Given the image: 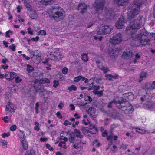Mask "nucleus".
Returning a JSON list of instances; mask_svg holds the SVG:
<instances>
[{
  "label": "nucleus",
  "instance_id": "f257e3e1",
  "mask_svg": "<svg viewBox=\"0 0 155 155\" xmlns=\"http://www.w3.org/2000/svg\"><path fill=\"white\" fill-rule=\"evenodd\" d=\"M106 0H96L95 1L94 8L96 12L103 15L106 19H109L112 14L110 8H107L104 6Z\"/></svg>",
  "mask_w": 155,
  "mask_h": 155
},
{
  "label": "nucleus",
  "instance_id": "f03ea898",
  "mask_svg": "<svg viewBox=\"0 0 155 155\" xmlns=\"http://www.w3.org/2000/svg\"><path fill=\"white\" fill-rule=\"evenodd\" d=\"M114 101L116 103L117 107L122 111H124L126 114L129 115L132 113L134 109L131 104H128V105L126 106L122 105L123 103L128 101L127 99H124L123 97H120L118 100H116Z\"/></svg>",
  "mask_w": 155,
  "mask_h": 155
},
{
  "label": "nucleus",
  "instance_id": "7ed1b4c3",
  "mask_svg": "<svg viewBox=\"0 0 155 155\" xmlns=\"http://www.w3.org/2000/svg\"><path fill=\"white\" fill-rule=\"evenodd\" d=\"M50 10L51 15L56 21L63 20L65 16L64 10L60 7L52 6Z\"/></svg>",
  "mask_w": 155,
  "mask_h": 155
},
{
  "label": "nucleus",
  "instance_id": "20e7f679",
  "mask_svg": "<svg viewBox=\"0 0 155 155\" xmlns=\"http://www.w3.org/2000/svg\"><path fill=\"white\" fill-rule=\"evenodd\" d=\"M142 4V2L136 0L134 2L133 7H137V8H134L131 10H129L127 13L128 18L131 20L134 18L139 13V9Z\"/></svg>",
  "mask_w": 155,
  "mask_h": 155
},
{
  "label": "nucleus",
  "instance_id": "39448f33",
  "mask_svg": "<svg viewBox=\"0 0 155 155\" xmlns=\"http://www.w3.org/2000/svg\"><path fill=\"white\" fill-rule=\"evenodd\" d=\"M142 17L140 16L135 20H133L130 22L129 27H127V30H129L130 29L134 30L139 29L142 26Z\"/></svg>",
  "mask_w": 155,
  "mask_h": 155
},
{
  "label": "nucleus",
  "instance_id": "423d86ee",
  "mask_svg": "<svg viewBox=\"0 0 155 155\" xmlns=\"http://www.w3.org/2000/svg\"><path fill=\"white\" fill-rule=\"evenodd\" d=\"M69 137L68 140L70 142L73 144V147L74 149H78L81 146V141L77 139L75 134L71 132L68 134Z\"/></svg>",
  "mask_w": 155,
  "mask_h": 155
},
{
  "label": "nucleus",
  "instance_id": "0eeeda50",
  "mask_svg": "<svg viewBox=\"0 0 155 155\" xmlns=\"http://www.w3.org/2000/svg\"><path fill=\"white\" fill-rule=\"evenodd\" d=\"M147 35L145 29L143 28V29H141V32L140 34L141 37L139 40L140 45H145L150 44V40L147 37Z\"/></svg>",
  "mask_w": 155,
  "mask_h": 155
},
{
  "label": "nucleus",
  "instance_id": "6e6552de",
  "mask_svg": "<svg viewBox=\"0 0 155 155\" xmlns=\"http://www.w3.org/2000/svg\"><path fill=\"white\" fill-rule=\"evenodd\" d=\"M122 41V35L120 33L117 34L113 36L110 40V41L113 44H116L120 43Z\"/></svg>",
  "mask_w": 155,
  "mask_h": 155
},
{
  "label": "nucleus",
  "instance_id": "1a4fd4ad",
  "mask_svg": "<svg viewBox=\"0 0 155 155\" xmlns=\"http://www.w3.org/2000/svg\"><path fill=\"white\" fill-rule=\"evenodd\" d=\"M111 31V28L108 26H103L101 29L97 32V34L99 35L107 34H109Z\"/></svg>",
  "mask_w": 155,
  "mask_h": 155
},
{
  "label": "nucleus",
  "instance_id": "9d476101",
  "mask_svg": "<svg viewBox=\"0 0 155 155\" xmlns=\"http://www.w3.org/2000/svg\"><path fill=\"white\" fill-rule=\"evenodd\" d=\"M50 59L55 61L61 60L63 57L62 56L61 54L58 51L57 52L52 53V54H50Z\"/></svg>",
  "mask_w": 155,
  "mask_h": 155
},
{
  "label": "nucleus",
  "instance_id": "9b49d317",
  "mask_svg": "<svg viewBox=\"0 0 155 155\" xmlns=\"http://www.w3.org/2000/svg\"><path fill=\"white\" fill-rule=\"evenodd\" d=\"M19 135L21 136H19V137L21 139L22 147L25 150L27 149L28 147V143L25 140L26 137L25 136L24 132L21 131L20 133V134H19Z\"/></svg>",
  "mask_w": 155,
  "mask_h": 155
},
{
  "label": "nucleus",
  "instance_id": "f8f14e48",
  "mask_svg": "<svg viewBox=\"0 0 155 155\" xmlns=\"http://www.w3.org/2000/svg\"><path fill=\"white\" fill-rule=\"evenodd\" d=\"M125 23L124 17L123 16L120 17L116 23V27L118 29L123 28L124 27Z\"/></svg>",
  "mask_w": 155,
  "mask_h": 155
},
{
  "label": "nucleus",
  "instance_id": "ddd939ff",
  "mask_svg": "<svg viewBox=\"0 0 155 155\" xmlns=\"http://www.w3.org/2000/svg\"><path fill=\"white\" fill-rule=\"evenodd\" d=\"M87 8V5L84 3H80L78 5L77 9L80 10V13L83 14L86 11Z\"/></svg>",
  "mask_w": 155,
  "mask_h": 155
},
{
  "label": "nucleus",
  "instance_id": "4468645a",
  "mask_svg": "<svg viewBox=\"0 0 155 155\" xmlns=\"http://www.w3.org/2000/svg\"><path fill=\"white\" fill-rule=\"evenodd\" d=\"M16 76V73L15 72H7L4 75V78L8 80H12Z\"/></svg>",
  "mask_w": 155,
  "mask_h": 155
},
{
  "label": "nucleus",
  "instance_id": "2eb2a0df",
  "mask_svg": "<svg viewBox=\"0 0 155 155\" xmlns=\"http://www.w3.org/2000/svg\"><path fill=\"white\" fill-rule=\"evenodd\" d=\"M95 109L92 107H90L87 110V112L89 114L90 117L91 118L94 119L96 117V115L95 114Z\"/></svg>",
  "mask_w": 155,
  "mask_h": 155
},
{
  "label": "nucleus",
  "instance_id": "dca6fc26",
  "mask_svg": "<svg viewBox=\"0 0 155 155\" xmlns=\"http://www.w3.org/2000/svg\"><path fill=\"white\" fill-rule=\"evenodd\" d=\"M31 58L33 61H35V59L36 58V59L38 58L40 59L41 58V57L39 56V54L38 53L37 51H31L30 52Z\"/></svg>",
  "mask_w": 155,
  "mask_h": 155
},
{
  "label": "nucleus",
  "instance_id": "f3484780",
  "mask_svg": "<svg viewBox=\"0 0 155 155\" xmlns=\"http://www.w3.org/2000/svg\"><path fill=\"white\" fill-rule=\"evenodd\" d=\"M10 109L9 111L11 113L15 112V109H14V104L12 103L8 102L6 107V110L7 111H8Z\"/></svg>",
  "mask_w": 155,
  "mask_h": 155
},
{
  "label": "nucleus",
  "instance_id": "a211bd4d",
  "mask_svg": "<svg viewBox=\"0 0 155 155\" xmlns=\"http://www.w3.org/2000/svg\"><path fill=\"white\" fill-rule=\"evenodd\" d=\"M141 32V30H140L137 33H132L131 35V37L132 39L135 41L137 40H139L141 37L140 34Z\"/></svg>",
  "mask_w": 155,
  "mask_h": 155
},
{
  "label": "nucleus",
  "instance_id": "6ab92c4d",
  "mask_svg": "<svg viewBox=\"0 0 155 155\" xmlns=\"http://www.w3.org/2000/svg\"><path fill=\"white\" fill-rule=\"evenodd\" d=\"M114 2L119 6H124L129 2V0H114Z\"/></svg>",
  "mask_w": 155,
  "mask_h": 155
},
{
  "label": "nucleus",
  "instance_id": "aec40b11",
  "mask_svg": "<svg viewBox=\"0 0 155 155\" xmlns=\"http://www.w3.org/2000/svg\"><path fill=\"white\" fill-rule=\"evenodd\" d=\"M123 57L126 59L129 58L133 56V53L130 51H124L123 53Z\"/></svg>",
  "mask_w": 155,
  "mask_h": 155
},
{
  "label": "nucleus",
  "instance_id": "412c9836",
  "mask_svg": "<svg viewBox=\"0 0 155 155\" xmlns=\"http://www.w3.org/2000/svg\"><path fill=\"white\" fill-rule=\"evenodd\" d=\"M56 0H41L40 3L43 5H50L53 3Z\"/></svg>",
  "mask_w": 155,
  "mask_h": 155
},
{
  "label": "nucleus",
  "instance_id": "4be33fe9",
  "mask_svg": "<svg viewBox=\"0 0 155 155\" xmlns=\"http://www.w3.org/2000/svg\"><path fill=\"white\" fill-rule=\"evenodd\" d=\"M118 53V51L114 50L113 49L110 50L108 51L109 55L112 58H114Z\"/></svg>",
  "mask_w": 155,
  "mask_h": 155
},
{
  "label": "nucleus",
  "instance_id": "5701e85b",
  "mask_svg": "<svg viewBox=\"0 0 155 155\" xmlns=\"http://www.w3.org/2000/svg\"><path fill=\"white\" fill-rule=\"evenodd\" d=\"M37 82L40 84H43L45 83H49L50 81L48 78H44L37 80Z\"/></svg>",
  "mask_w": 155,
  "mask_h": 155
},
{
  "label": "nucleus",
  "instance_id": "b1692460",
  "mask_svg": "<svg viewBox=\"0 0 155 155\" xmlns=\"http://www.w3.org/2000/svg\"><path fill=\"white\" fill-rule=\"evenodd\" d=\"M144 87L147 90H153L155 88V86L151 83H146L144 84Z\"/></svg>",
  "mask_w": 155,
  "mask_h": 155
},
{
  "label": "nucleus",
  "instance_id": "393cba45",
  "mask_svg": "<svg viewBox=\"0 0 155 155\" xmlns=\"http://www.w3.org/2000/svg\"><path fill=\"white\" fill-rule=\"evenodd\" d=\"M35 89L37 92H38L40 93L39 95L40 96L43 97L44 96L43 92L44 90L43 89V87L40 86V88H35Z\"/></svg>",
  "mask_w": 155,
  "mask_h": 155
},
{
  "label": "nucleus",
  "instance_id": "a878e982",
  "mask_svg": "<svg viewBox=\"0 0 155 155\" xmlns=\"http://www.w3.org/2000/svg\"><path fill=\"white\" fill-rule=\"evenodd\" d=\"M81 59L84 62H86L88 61V59L87 58V54L85 53H83L81 55Z\"/></svg>",
  "mask_w": 155,
  "mask_h": 155
},
{
  "label": "nucleus",
  "instance_id": "bb28decb",
  "mask_svg": "<svg viewBox=\"0 0 155 155\" xmlns=\"http://www.w3.org/2000/svg\"><path fill=\"white\" fill-rule=\"evenodd\" d=\"M110 115L114 119H116L119 117V113L116 111H114L111 113Z\"/></svg>",
  "mask_w": 155,
  "mask_h": 155
},
{
  "label": "nucleus",
  "instance_id": "cd10ccee",
  "mask_svg": "<svg viewBox=\"0 0 155 155\" xmlns=\"http://www.w3.org/2000/svg\"><path fill=\"white\" fill-rule=\"evenodd\" d=\"M136 131L140 134H143L145 132V129L142 127H138L136 128Z\"/></svg>",
  "mask_w": 155,
  "mask_h": 155
},
{
  "label": "nucleus",
  "instance_id": "c85d7f7f",
  "mask_svg": "<svg viewBox=\"0 0 155 155\" xmlns=\"http://www.w3.org/2000/svg\"><path fill=\"white\" fill-rule=\"evenodd\" d=\"M74 132L76 133V136L77 137L82 138L83 137V136L81 134V132L78 130L75 129L74 130Z\"/></svg>",
  "mask_w": 155,
  "mask_h": 155
},
{
  "label": "nucleus",
  "instance_id": "c756f323",
  "mask_svg": "<svg viewBox=\"0 0 155 155\" xmlns=\"http://www.w3.org/2000/svg\"><path fill=\"white\" fill-rule=\"evenodd\" d=\"M147 73L144 72H142L140 76V79L139 80V82H141L143 80V78H145Z\"/></svg>",
  "mask_w": 155,
  "mask_h": 155
},
{
  "label": "nucleus",
  "instance_id": "7c9ffc66",
  "mask_svg": "<svg viewBox=\"0 0 155 155\" xmlns=\"http://www.w3.org/2000/svg\"><path fill=\"white\" fill-rule=\"evenodd\" d=\"M103 91L104 90L100 91H93V92L94 94L97 95L98 97H100L103 96Z\"/></svg>",
  "mask_w": 155,
  "mask_h": 155
},
{
  "label": "nucleus",
  "instance_id": "2f4dec72",
  "mask_svg": "<svg viewBox=\"0 0 155 155\" xmlns=\"http://www.w3.org/2000/svg\"><path fill=\"white\" fill-rule=\"evenodd\" d=\"M25 7L27 9V10L28 11H32V9L31 6L28 2V1L24 3Z\"/></svg>",
  "mask_w": 155,
  "mask_h": 155
},
{
  "label": "nucleus",
  "instance_id": "473e14b6",
  "mask_svg": "<svg viewBox=\"0 0 155 155\" xmlns=\"http://www.w3.org/2000/svg\"><path fill=\"white\" fill-rule=\"evenodd\" d=\"M98 68L102 70L104 73H106L109 71V69L107 67L104 66H99Z\"/></svg>",
  "mask_w": 155,
  "mask_h": 155
},
{
  "label": "nucleus",
  "instance_id": "72a5a7b5",
  "mask_svg": "<svg viewBox=\"0 0 155 155\" xmlns=\"http://www.w3.org/2000/svg\"><path fill=\"white\" fill-rule=\"evenodd\" d=\"M68 89L71 91H75L77 90V87L74 85H72L68 87Z\"/></svg>",
  "mask_w": 155,
  "mask_h": 155
},
{
  "label": "nucleus",
  "instance_id": "f704fd0d",
  "mask_svg": "<svg viewBox=\"0 0 155 155\" xmlns=\"http://www.w3.org/2000/svg\"><path fill=\"white\" fill-rule=\"evenodd\" d=\"M26 66L28 68L26 70L28 73H30L34 71V68L31 65L27 64Z\"/></svg>",
  "mask_w": 155,
  "mask_h": 155
},
{
  "label": "nucleus",
  "instance_id": "c9c22d12",
  "mask_svg": "<svg viewBox=\"0 0 155 155\" xmlns=\"http://www.w3.org/2000/svg\"><path fill=\"white\" fill-rule=\"evenodd\" d=\"M83 77L81 76H78L74 78V81L76 82H78L81 80H82Z\"/></svg>",
  "mask_w": 155,
  "mask_h": 155
},
{
  "label": "nucleus",
  "instance_id": "e433bc0d",
  "mask_svg": "<svg viewBox=\"0 0 155 155\" xmlns=\"http://www.w3.org/2000/svg\"><path fill=\"white\" fill-rule=\"evenodd\" d=\"M81 130L84 134H86L88 133H91L86 128L82 127L81 128Z\"/></svg>",
  "mask_w": 155,
  "mask_h": 155
},
{
  "label": "nucleus",
  "instance_id": "4c0bfd02",
  "mask_svg": "<svg viewBox=\"0 0 155 155\" xmlns=\"http://www.w3.org/2000/svg\"><path fill=\"white\" fill-rule=\"evenodd\" d=\"M53 83V87L54 88H56L59 85V82L58 81L54 80Z\"/></svg>",
  "mask_w": 155,
  "mask_h": 155
},
{
  "label": "nucleus",
  "instance_id": "58836bf2",
  "mask_svg": "<svg viewBox=\"0 0 155 155\" xmlns=\"http://www.w3.org/2000/svg\"><path fill=\"white\" fill-rule=\"evenodd\" d=\"M89 127L90 129H94L96 132H97L98 131L97 128L95 127L94 125V124H90Z\"/></svg>",
  "mask_w": 155,
  "mask_h": 155
},
{
  "label": "nucleus",
  "instance_id": "ea45409f",
  "mask_svg": "<svg viewBox=\"0 0 155 155\" xmlns=\"http://www.w3.org/2000/svg\"><path fill=\"white\" fill-rule=\"evenodd\" d=\"M119 98H115L113 101H112L110 102L109 104H108V106H107L108 107V108H111V107H112V104L113 103H115L116 104V105H117L116 103H115V101H114L115 100H118L119 99Z\"/></svg>",
  "mask_w": 155,
  "mask_h": 155
},
{
  "label": "nucleus",
  "instance_id": "a19ab883",
  "mask_svg": "<svg viewBox=\"0 0 155 155\" xmlns=\"http://www.w3.org/2000/svg\"><path fill=\"white\" fill-rule=\"evenodd\" d=\"M9 48L12 49L13 51H15V50L16 47L15 45L13 44H12L11 45L9 46Z\"/></svg>",
  "mask_w": 155,
  "mask_h": 155
},
{
  "label": "nucleus",
  "instance_id": "79ce46f5",
  "mask_svg": "<svg viewBox=\"0 0 155 155\" xmlns=\"http://www.w3.org/2000/svg\"><path fill=\"white\" fill-rule=\"evenodd\" d=\"M17 128V126L16 125H13L10 128V130L14 131L16 130Z\"/></svg>",
  "mask_w": 155,
  "mask_h": 155
},
{
  "label": "nucleus",
  "instance_id": "37998d69",
  "mask_svg": "<svg viewBox=\"0 0 155 155\" xmlns=\"http://www.w3.org/2000/svg\"><path fill=\"white\" fill-rule=\"evenodd\" d=\"M39 35H45L46 34V31L44 30H41L38 32Z\"/></svg>",
  "mask_w": 155,
  "mask_h": 155
},
{
  "label": "nucleus",
  "instance_id": "c03bdc74",
  "mask_svg": "<svg viewBox=\"0 0 155 155\" xmlns=\"http://www.w3.org/2000/svg\"><path fill=\"white\" fill-rule=\"evenodd\" d=\"M10 135V133L8 132L7 133H4L2 134V137L3 138H5L6 137L9 136Z\"/></svg>",
  "mask_w": 155,
  "mask_h": 155
},
{
  "label": "nucleus",
  "instance_id": "a18cd8bd",
  "mask_svg": "<svg viewBox=\"0 0 155 155\" xmlns=\"http://www.w3.org/2000/svg\"><path fill=\"white\" fill-rule=\"evenodd\" d=\"M68 71V68L65 67H64L62 71V73L64 74H67Z\"/></svg>",
  "mask_w": 155,
  "mask_h": 155
},
{
  "label": "nucleus",
  "instance_id": "49530a36",
  "mask_svg": "<svg viewBox=\"0 0 155 155\" xmlns=\"http://www.w3.org/2000/svg\"><path fill=\"white\" fill-rule=\"evenodd\" d=\"M0 142L2 143V146L4 147H4V146L6 145L7 144V140H1Z\"/></svg>",
  "mask_w": 155,
  "mask_h": 155
},
{
  "label": "nucleus",
  "instance_id": "de8ad7c7",
  "mask_svg": "<svg viewBox=\"0 0 155 155\" xmlns=\"http://www.w3.org/2000/svg\"><path fill=\"white\" fill-rule=\"evenodd\" d=\"M48 58H45V61H42V63L45 64H46L47 65L49 66V67H51V66L50 64H49L48 63Z\"/></svg>",
  "mask_w": 155,
  "mask_h": 155
},
{
  "label": "nucleus",
  "instance_id": "09e8293b",
  "mask_svg": "<svg viewBox=\"0 0 155 155\" xmlns=\"http://www.w3.org/2000/svg\"><path fill=\"white\" fill-rule=\"evenodd\" d=\"M107 79L109 80H112L111 75L110 74H107L105 75Z\"/></svg>",
  "mask_w": 155,
  "mask_h": 155
},
{
  "label": "nucleus",
  "instance_id": "8fccbe9b",
  "mask_svg": "<svg viewBox=\"0 0 155 155\" xmlns=\"http://www.w3.org/2000/svg\"><path fill=\"white\" fill-rule=\"evenodd\" d=\"M143 97L145 101H147L148 100L149 98V96L147 94H146V95L143 96Z\"/></svg>",
  "mask_w": 155,
  "mask_h": 155
},
{
  "label": "nucleus",
  "instance_id": "3c124183",
  "mask_svg": "<svg viewBox=\"0 0 155 155\" xmlns=\"http://www.w3.org/2000/svg\"><path fill=\"white\" fill-rule=\"evenodd\" d=\"M85 98V101H89V102L88 103L91 102L92 101V99L91 97L89 96H87Z\"/></svg>",
  "mask_w": 155,
  "mask_h": 155
},
{
  "label": "nucleus",
  "instance_id": "603ef678",
  "mask_svg": "<svg viewBox=\"0 0 155 155\" xmlns=\"http://www.w3.org/2000/svg\"><path fill=\"white\" fill-rule=\"evenodd\" d=\"M27 31L28 33L31 35H33V31L31 30V28L30 27L28 28L27 29Z\"/></svg>",
  "mask_w": 155,
  "mask_h": 155
},
{
  "label": "nucleus",
  "instance_id": "864d4df0",
  "mask_svg": "<svg viewBox=\"0 0 155 155\" xmlns=\"http://www.w3.org/2000/svg\"><path fill=\"white\" fill-rule=\"evenodd\" d=\"M34 153H31V151L30 150L27 151L25 153V155H34Z\"/></svg>",
  "mask_w": 155,
  "mask_h": 155
},
{
  "label": "nucleus",
  "instance_id": "5fc2aeb1",
  "mask_svg": "<svg viewBox=\"0 0 155 155\" xmlns=\"http://www.w3.org/2000/svg\"><path fill=\"white\" fill-rule=\"evenodd\" d=\"M15 81L17 83L21 82L22 80L19 77H17L15 78Z\"/></svg>",
  "mask_w": 155,
  "mask_h": 155
},
{
  "label": "nucleus",
  "instance_id": "6e6d98bb",
  "mask_svg": "<svg viewBox=\"0 0 155 155\" xmlns=\"http://www.w3.org/2000/svg\"><path fill=\"white\" fill-rule=\"evenodd\" d=\"M56 115L59 118L61 119L62 118V117L61 115V113L59 112H58L57 113Z\"/></svg>",
  "mask_w": 155,
  "mask_h": 155
},
{
  "label": "nucleus",
  "instance_id": "4d7b16f0",
  "mask_svg": "<svg viewBox=\"0 0 155 155\" xmlns=\"http://www.w3.org/2000/svg\"><path fill=\"white\" fill-rule=\"evenodd\" d=\"M71 123L69 122L68 120H66L64 123V124L65 125L67 126L68 125H71Z\"/></svg>",
  "mask_w": 155,
  "mask_h": 155
},
{
  "label": "nucleus",
  "instance_id": "13d9d810",
  "mask_svg": "<svg viewBox=\"0 0 155 155\" xmlns=\"http://www.w3.org/2000/svg\"><path fill=\"white\" fill-rule=\"evenodd\" d=\"M8 118V117L7 116H6L5 117H2V119L4 120V121L5 123H8V121L6 120Z\"/></svg>",
  "mask_w": 155,
  "mask_h": 155
},
{
  "label": "nucleus",
  "instance_id": "bf43d9fd",
  "mask_svg": "<svg viewBox=\"0 0 155 155\" xmlns=\"http://www.w3.org/2000/svg\"><path fill=\"white\" fill-rule=\"evenodd\" d=\"M8 118V117L7 116H6L5 117H2V119L4 120V121L5 123H8V121L6 120Z\"/></svg>",
  "mask_w": 155,
  "mask_h": 155
},
{
  "label": "nucleus",
  "instance_id": "052dcab7",
  "mask_svg": "<svg viewBox=\"0 0 155 155\" xmlns=\"http://www.w3.org/2000/svg\"><path fill=\"white\" fill-rule=\"evenodd\" d=\"M102 135L104 137H106L107 135V131L105 130L102 133Z\"/></svg>",
  "mask_w": 155,
  "mask_h": 155
},
{
  "label": "nucleus",
  "instance_id": "680f3d73",
  "mask_svg": "<svg viewBox=\"0 0 155 155\" xmlns=\"http://www.w3.org/2000/svg\"><path fill=\"white\" fill-rule=\"evenodd\" d=\"M22 7L20 5H18L17 6V8L18 9L17 12L18 13H19L20 12V9H22Z\"/></svg>",
  "mask_w": 155,
  "mask_h": 155
},
{
  "label": "nucleus",
  "instance_id": "e2e57ef3",
  "mask_svg": "<svg viewBox=\"0 0 155 155\" xmlns=\"http://www.w3.org/2000/svg\"><path fill=\"white\" fill-rule=\"evenodd\" d=\"M113 134H112L111 135L108 136L107 137V140H111L112 139V138L113 137Z\"/></svg>",
  "mask_w": 155,
  "mask_h": 155
},
{
  "label": "nucleus",
  "instance_id": "0e129e2a",
  "mask_svg": "<svg viewBox=\"0 0 155 155\" xmlns=\"http://www.w3.org/2000/svg\"><path fill=\"white\" fill-rule=\"evenodd\" d=\"M94 91H97V90H98L100 89V87L99 86H94Z\"/></svg>",
  "mask_w": 155,
  "mask_h": 155
},
{
  "label": "nucleus",
  "instance_id": "69168bd1",
  "mask_svg": "<svg viewBox=\"0 0 155 155\" xmlns=\"http://www.w3.org/2000/svg\"><path fill=\"white\" fill-rule=\"evenodd\" d=\"M65 143H66L64 141L61 142L59 143L58 146L59 147H61L63 145L65 144Z\"/></svg>",
  "mask_w": 155,
  "mask_h": 155
},
{
  "label": "nucleus",
  "instance_id": "338daca9",
  "mask_svg": "<svg viewBox=\"0 0 155 155\" xmlns=\"http://www.w3.org/2000/svg\"><path fill=\"white\" fill-rule=\"evenodd\" d=\"M135 56L136 60H138L140 58V56L138 54H137L135 55Z\"/></svg>",
  "mask_w": 155,
  "mask_h": 155
},
{
  "label": "nucleus",
  "instance_id": "774afa93",
  "mask_svg": "<svg viewBox=\"0 0 155 155\" xmlns=\"http://www.w3.org/2000/svg\"><path fill=\"white\" fill-rule=\"evenodd\" d=\"M127 147V146L126 144H122L121 146V147L123 149H126Z\"/></svg>",
  "mask_w": 155,
  "mask_h": 155
}]
</instances>
